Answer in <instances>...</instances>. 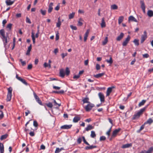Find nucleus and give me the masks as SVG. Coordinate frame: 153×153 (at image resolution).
<instances>
[{"label": "nucleus", "mask_w": 153, "mask_h": 153, "mask_svg": "<svg viewBox=\"0 0 153 153\" xmlns=\"http://www.w3.org/2000/svg\"><path fill=\"white\" fill-rule=\"evenodd\" d=\"M148 105H147L146 106L140 109L137 113L133 115L132 119L134 120L139 118L140 116L143 114V112L147 108Z\"/></svg>", "instance_id": "obj_1"}, {"label": "nucleus", "mask_w": 153, "mask_h": 153, "mask_svg": "<svg viewBox=\"0 0 153 153\" xmlns=\"http://www.w3.org/2000/svg\"><path fill=\"white\" fill-rule=\"evenodd\" d=\"M12 90V88L11 87L7 88L8 92L6 98V101L7 102L10 101L11 99Z\"/></svg>", "instance_id": "obj_2"}, {"label": "nucleus", "mask_w": 153, "mask_h": 153, "mask_svg": "<svg viewBox=\"0 0 153 153\" xmlns=\"http://www.w3.org/2000/svg\"><path fill=\"white\" fill-rule=\"evenodd\" d=\"M94 106V104L89 102L86 106L85 107V108L86 111H89Z\"/></svg>", "instance_id": "obj_3"}, {"label": "nucleus", "mask_w": 153, "mask_h": 153, "mask_svg": "<svg viewBox=\"0 0 153 153\" xmlns=\"http://www.w3.org/2000/svg\"><path fill=\"white\" fill-rule=\"evenodd\" d=\"M33 94L36 102L40 105H42L43 104L41 100L40 99L39 97L36 95V93L35 92H33Z\"/></svg>", "instance_id": "obj_4"}, {"label": "nucleus", "mask_w": 153, "mask_h": 153, "mask_svg": "<svg viewBox=\"0 0 153 153\" xmlns=\"http://www.w3.org/2000/svg\"><path fill=\"white\" fill-rule=\"evenodd\" d=\"M147 38V33L146 31H145L143 32V34L142 35L141 37L140 42L141 43H143Z\"/></svg>", "instance_id": "obj_5"}, {"label": "nucleus", "mask_w": 153, "mask_h": 153, "mask_svg": "<svg viewBox=\"0 0 153 153\" xmlns=\"http://www.w3.org/2000/svg\"><path fill=\"white\" fill-rule=\"evenodd\" d=\"M98 97L100 100V101L102 103H103L105 101V96L103 93L100 92L98 94Z\"/></svg>", "instance_id": "obj_6"}, {"label": "nucleus", "mask_w": 153, "mask_h": 153, "mask_svg": "<svg viewBox=\"0 0 153 153\" xmlns=\"http://www.w3.org/2000/svg\"><path fill=\"white\" fill-rule=\"evenodd\" d=\"M16 78L19 80L22 83L26 85H27V83L26 82V80L22 78L21 77L19 76L17 74H16Z\"/></svg>", "instance_id": "obj_7"}, {"label": "nucleus", "mask_w": 153, "mask_h": 153, "mask_svg": "<svg viewBox=\"0 0 153 153\" xmlns=\"http://www.w3.org/2000/svg\"><path fill=\"white\" fill-rule=\"evenodd\" d=\"M120 130L121 129L120 128H118L114 130L112 133L111 135L112 138L115 137L117 136V133L120 131Z\"/></svg>", "instance_id": "obj_8"}, {"label": "nucleus", "mask_w": 153, "mask_h": 153, "mask_svg": "<svg viewBox=\"0 0 153 153\" xmlns=\"http://www.w3.org/2000/svg\"><path fill=\"white\" fill-rule=\"evenodd\" d=\"M130 37L129 35L127 36V37L123 42L122 45L123 46H125L127 45L130 39Z\"/></svg>", "instance_id": "obj_9"}, {"label": "nucleus", "mask_w": 153, "mask_h": 153, "mask_svg": "<svg viewBox=\"0 0 153 153\" xmlns=\"http://www.w3.org/2000/svg\"><path fill=\"white\" fill-rule=\"evenodd\" d=\"M75 116L74 117L73 120V122L74 123L78 122L81 119L80 116L78 115H75Z\"/></svg>", "instance_id": "obj_10"}, {"label": "nucleus", "mask_w": 153, "mask_h": 153, "mask_svg": "<svg viewBox=\"0 0 153 153\" xmlns=\"http://www.w3.org/2000/svg\"><path fill=\"white\" fill-rule=\"evenodd\" d=\"M72 126V125H65L62 126L60 128L62 129H68L70 128Z\"/></svg>", "instance_id": "obj_11"}, {"label": "nucleus", "mask_w": 153, "mask_h": 153, "mask_svg": "<svg viewBox=\"0 0 153 153\" xmlns=\"http://www.w3.org/2000/svg\"><path fill=\"white\" fill-rule=\"evenodd\" d=\"M153 151V147L150 148L147 151H142L140 153H152Z\"/></svg>", "instance_id": "obj_12"}, {"label": "nucleus", "mask_w": 153, "mask_h": 153, "mask_svg": "<svg viewBox=\"0 0 153 153\" xmlns=\"http://www.w3.org/2000/svg\"><path fill=\"white\" fill-rule=\"evenodd\" d=\"M53 2H51L49 5V8L48 10V12L49 13H50L52 11L53 9Z\"/></svg>", "instance_id": "obj_13"}, {"label": "nucleus", "mask_w": 153, "mask_h": 153, "mask_svg": "<svg viewBox=\"0 0 153 153\" xmlns=\"http://www.w3.org/2000/svg\"><path fill=\"white\" fill-rule=\"evenodd\" d=\"M124 36V34L123 33H121L120 35L118 36L116 38V40L117 41H120L123 37Z\"/></svg>", "instance_id": "obj_14"}, {"label": "nucleus", "mask_w": 153, "mask_h": 153, "mask_svg": "<svg viewBox=\"0 0 153 153\" xmlns=\"http://www.w3.org/2000/svg\"><path fill=\"white\" fill-rule=\"evenodd\" d=\"M15 0L11 1V0H6L5 3L7 6H10L13 4Z\"/></svg>", "instance_id": "obj_15"}, {"label": "nucleus", "mask_w": 153, "mask_h": 153, "mask_svg": "<svg viewBox=\"0 0 153 153\" xmlns=\"http://www.w3.org/2000/svg\"><path fill=\"white\" fill-rule=\"evenodd\" d=\"M128 21L129 22L130 21L134 22H138L137 20L133 16H130L129 17Z\"/></svg>", "instance_id": "obj_16"}, {"label": "nucleus", "mask_w": 153, "mask_h": 153, "mask_svg": "<svg viewBox=\"0 0 153 153\" xmlns=\"http://www.w3.org/2000/svg\"><path fill=\"white\" fill-rule=\"evenodd\" d=\"M112 90V87H109L107 88L106 91V96L107 97L109 96L110 93H111Z\"/></svg>", "instance_id": "obj_17"}, {"label": "nucleus", "mask_w": 153, "mask_h": 153, "mask_svg": "<svg viewBox=\"0 0 153 153\" xmlns=\"http://www.w3.org/2000/svg\"><path fill=\"white\" fill-rule=\"evenodd\" d=\"M2 40L4 42V47H6L8 42L7 37L4 36L2 38Z\"/></svg>", "instance_id": "obj_18"}, {"label": "nucleus", "mask_w": 153, "mask_h": 153, "mask_svg": "<svg viewBox=\"0 0 153 153\" xmlns=\"http://www.w3.org/2000/svg\"><path fill=\"white\" fill-rule=\"evenodd\" d=\"M89 32V30L88 29L86 31V33H85L84 36V41L85 42L86 41V40L87 39V37L88 36V35Z\"/></svg>", "instance_id": "obj_19"}, {"label": "nucleus", "mask_w": 153, "mask_h": 153, "mask_svg": "<svg viewBox=\"0 0 153 153\" xmlns=\"http://www.w3.org/2000/svg\"><path fill=\"white\" fill-rule=\"evenodd\" d=\"M94 128V127L90 125H88L87 127L85 128V130L87 131H88L89 130L93 129Z\"/></svg>", "instance_id": "obj_20"}, {"label": "nucleus", "mask_w": 153, "mask_h": 153, "mask_svg": "<svg viewBox=\"0 0 153 153\" xmlns=\"http://www.w3.org/2000/svg\"><path fill=\"white\" fill-rule=\"evenodd\" d=\"M153 122V120L151 118H150L148 119V120H147V121L145 122L144 124H149V125L151 124Z\"/></svg>", "instance_id": "obj_21"}, {"label": "nucleus", "mask_w": 153, "mask_h": 153, "mask_svg": "<svg viewBox=\"0 0 153 153\" xmlns=\"http://www.w3.org/2000/svg\"><path fill=\"white\" fill-rule=\"evenodd\" d=\"M60 76L62 78H63L65 75V73L64 70L63 69H61L60 70Z\"/></svg>", "instance_id": "obj_22"}, {"label": "nucleus", "mask_w": 153, "mask_h": 153, "mask_svg": "<svg viewBox=\"0 0 153 153\" xmlns=\"http://www.w3.org/2000/svg\"><path fill=\"white\" fill-rule=\"evenodd\" d=\"M132 146L131 143H127L123 145L122 148L123 149L128 148Z\"/></svg>", "instance_id": "obj_23"}, {"label": "nucleus", "mask_w": 153, "mask_h": 153, "mask_svg": "<svg viewBox=\"0 0 153 153\" xmlns=\"http://www.w3.org/2000/svg\"><path fill=\"white\" fill-rule=\"evenodd\" d=\"M147 15L149 17H152L153 16V11L149 10L147 12Z\"/></svg>", "instance_id": "obj_24"}, {"label": "nucleus", "mask_w": 153, "mask_h": 153, "mask_svg": "<svg viewBox=\"0 0 153 153\" xmlns=\"http://www.w3.org/2000/svg\"><path fill=\"white\" fill-rule=\"evenodd\" d=\"M101 27H104L106 26V24L104 20V18H102V23L101 24Z\"/></svg>", "instance_id": "obj_25"}, {"label": "nucleus", "mask_w": 153, "mask_h": 153, "mask_svg": "<svg viewBox=\"0 0 153 153\" xmlns=\"http://www.w3.org/2000/svg\"><path fill=\"white\" fill-rule=\"evenodd\" d=\"M8 136V134H6L4 135L1 136L0 140H3L6 139Z\"/></svg>", "instance_id": "obj_26"}, {"label": "nucleus", "mask_w": 153, "mask_h": 153, "mask_svg": "<svg viewBox=\"0 0 153 153\" xmlns=\"http://www.w3.org/2000/svg\"><path fill=\"white\" fill-rule=\"evenodd\" d=\"M89 99L88 97H85L82 100V101L83 102V103H89V102H90L89 101Z\"/></svg>", "instance_id": "obj_27"}, {"label": "nucleus", "mask_w": 153, "mask_h": 153, "mask_svg": "<svg viewBox=\"0 0 153 153\" xmlns=\"http://www.w3.org/2000/svg\"><path fill=\"white\" fill-rule=\"evenodd\" d=\"M97 147V146H86L85 147V149L86 150H89L90 149H92Z\"/></svg>", "instance_id": "obj_28"}, {"label": "nucleus", "mask_w": 153, "mask_h": 153, "mask_svg": "<svg viewBox=\"0 0 153 153\" xmlns=\"http://www.w3.org/2000/svg\"><path fill=\"white\" fill-rule=\"evenodd\" d=\"M104 74V73H100L94 75V77L96 78H99L100 77L102 76H103Z\"/></svg>", "instance_id": "obj_29"}, {"label": "nucleus", "mask_w": 153, "mask_h": 153, "mask_svg": "<svg viewBox=\"0 0 153 153\" xmlns=\"http://www.w3.org/2000/svg\"><path fill=\"white\" fill-rule=\"evenodd\" d=\"M118 7L117 5L115 4H114L111 5V8L112 10H117L118 9Z\"/></svg>", "instance_id": "obj_30"}, {"label": "nucleus", "mask_w": 153, "mask_h": 153, "mask_svg": "<svg viewBox=\"0 0 153 153\" xmlns=\"http://www.w3.org/2000/svg\"><path fill=\"white\" fill-rule=\"evenodd\" d=\"M140 4H141V8H146L145 3L143 1L141 0L140 1Z\"/></svg>", "instance_id": "obj_31"}, {"label": "nucleus", "mask_w": 153, "mask_h": 153, "mask_svg": "<svg viewBox=\"0 0 153 153\" xmlns=\"http://www.w3.org/2000/svg\"><path fill=\"white\" fill-rule=\"evenodd\" d=\"M124 17L123 16H120L118 18V22L119 24H120L123 21Z\"/></svg>", "instance_id": "obj_32"}, {"label": "nucleus", "mask_w": 153, "mask_h": 153, "mask_svg": "<svg viewBox=\"0 0 153 153\" xmlns=\"http://www.w3.org/2000/svg\"><path fill=\"white\" fill-rule=\"evenodd\" d=\"M83 21V20L81 18H80L78 21V25L81 26L83 24L82 22Z\"/></svg>", "instance_id": "obj_33"}, {"label": "nucleus", "mask_w": 153, "mask_h": 153, "mask_svg": "<svg viewBox=\"0 0 153 153\" xmlns=\"http://www.w3.org/2000/svg\"><path fill=\"white\" fill-rule=\"evenodd\" d=\"M146 102V100H143L141 102H140L138 106L139 107H140L143 105Z\"/></svg>", "instance_id": "obj_34"}, {"label": "nucleus", "mask_w": 153, "mask_h": 153, "mask_svg": "<svg viewBox=\"0 0 153 153\" xmlns=\"http://www.w3.org/2000/svg\"><path fill=\"white\" fill-rule=\"evenodd\" d=\"M90 136L92 138H94L96 137V134L94 131H91Z\"/></svg>", "instance_id": "obj_35"}, {"label": "nucleus", "mask_w": 153, "mask_h": 153, "mask_svg": "<svg viewBox=\"0 0 153 153\" xmlns=\"http://www.w3.org/2000/svg\"><path fill=\"white\" fill-rule=\"evenodd\" d=\"M108 42V37H106L104 40L102 42V44L103 45H105Z\"/></svg>", "instance_id": "obj_36"}, {"label": "nucleus", "mask_w": 153, "mask_h": 153, "mask_svg": "<svg viewBox=\"0 0 153 153\" xmlns=\"http://www.w3.org/2000/svg\"><path fill=\"white\" fill-rule=\"evenodd\" d=\"M0 34L2 36V37L5 36V32L3 29H2L0 30Z\"/></svg>", "instance_id": "obj_37"}, {"label": "nucleus", "mask_w": 153, "mask_h": 153, "mask_svg": "<svg viewBox=\"0 0 153 153\" xmlns=\"http://www.w3.org/2000/svg\"><path fill=\"white\" fill-rule=\"evenodd\" d=\"M106 61L107 63H109L110 64H112L113 62V61L112 59V58L111 56L110 57L109 59H106Z\"/></svg>", "instance_id": "obj_38"}, {"label": "nucleus", "mask_w": 153, "mask_h": 153, "mask_svg": "<svg viewBox=\"0 0 153 153\" xmlns=\"http://www.w3.org/2000/svg\"><path fill=\"white\" fill-rule=\"evenodd\" d=\"M61 22L60 21V18H58V22L56 23V27H59L61 25Z\"/></svg>", "instance_id": "obj_39"}, {"label": "nucleus", "mask_w": 153, "mask_h": 153, "mask_svg": "<svg viewBox=\"0 0 153 153\" xmlns=\"http://www.w3.org/2000/svg\"><path fill=\"white\" fill-rule=\"evenodd\" d=\"M15 42H16V38H15V37H14L13 38V45L12 48V50H13L15 48Z\"/></svg>", "instance_id": "obj_40"}, {"label": "nucleus", "mask_w": 153, "mask_h": 153, "mask_svg": "<svg viewBox=\"0 0 153 153\" xmlns=\"http://www.w3.org/2000/svg\"><path fill=\"white\" fill-rule=\"evenodd\" d=\"M74 13H72L70 14L68 16L69 19H71L73 18L74 16Z\"/></svg>", "instance_id": "obj_41"}, {"label": "nucleus", "mask_w": 153, "mask_h": 153, "mask_svg": "<svg viewBox=\"0 0 153 153\" xmlns=\"http://www.w3.org/2000/svg\"><path fill=\"white\" fill-rule=\"evenodd\" d=\"M45 105L48 107L51 108L53 107V104L52 103L49 102L48 103H46Z\"/></svg>", "instance_id": "obj_42"}, {"label": "nucleus", "mask_w": 153, "mask_h": 153, "mask_svg": "<svg viewBox=\"0 0 153 153\" xmlns=\"http://www.w3.org/2000/svg\"><path fill=\"white\" fill-rule=\"evenodd\" d=\"M133 42L134 43L135 45H136L138 46L139 45V40L137 39H135L134 41Z\"/></svg>", "instance_id": "obj_43"}, {"label": "nucleus", "mask_w": 153, "mask_h": 153, "mask_svg": "<svg viewBox=\"0 0 153 153\" xmlns=\"http://www.w3.org/2000/svg\"><path fill=\"white\" fill-rule=\"evenodd\" d=\"M146 124H144V123L143 125H142L140 127V129L137 132H140L141 131L143 130L144 128V126Z\"/></svg>", "instance_id": "obj_44"}, {"label": "nucleus", "mask_w": 153, "mask_h": 153, "mask_svg": "<svg viewBox=\"0 0 153 153\" xmlns=\"http://www.w3.org/2000/svg\"><path fill=\"white\" fill-rule=\"evenodd\" d=\"M31 37L32 40H35V36L34 33L32 31L31 33Z\"/></svg>", "instance_id": "obj_45"}, {"label": "nucleus", "mask_w": 153, "mask_h": 153, "mask_svg": "<svg viewBox=\"0 0 153 153\" xmlns=\"http://www.w3.org/2000/svg\"><path fill=\"white\" fill-rule=\"evenodd\" d=\"M82 138L83 140V141L86 144L88 145H89V144L88 143V142L86 141L85 138L83 136L82 137Z\"/></svg>", "instance_id": "obj_46"}, {"label": "nucleus", "mask_w": 153, "mask_h": 153, "mask_svg": "<svg viewBox=\"0 0 153 153\" xmlns=\"http://www.w3.org/2000/svg\"><path fill=\"white\" fill-rule=\"evenodd\" d=\"M66 74L67 75H69L70 73V71L69 70V69L67 67L66 68Z\"/></svg>", "instance_id": "obj_47"}, {"label": "nucleus", "mask_w": 153, "mask_h": 153, "mask_svg": "<svg viewBox=\"0 0 153 153\" xmlns=\"http://www.w3.org/2000/svg\"><path fill=\"white\" fill-rule=\"evenodd\" d=\"M38 125V123L36 120H34L33 121V125L34 127H37Z\"/></svg>", "instance_id": "obj_48"}, {"label": "nucleus", "mask_w": 153, "mask_h": 153, "mask_svg": "<svg viewBox=\"0 0 153 153\" xmlns=\"http://www.w3.org/2000/svg\"><path fill=\"white\" fill-rule=\"evenodd\" d=\"M12 25L10 23L7 25V28H8L9 30H11V29Z\"/></svg>", "instance_id": "obj_49"}, {"label": "nucleus", "mask_w": 153, "mask_h": 153, "mask_svg": "<svg viewBox=\"0 0 153 153\" xmlns=\"http://www.w3.org/2000/svg\"><path fill=\"white\" fill-rule=\"evenodd\" d=\"M106 139V137L104 136H101L100 137V141H104Z\"/></svg>", "instance_id": "obj_50"}, {"label": "nucleus", "mask_w": 153, "mask_h": 153, "mask_svg": "<svg viewBox=\"0 0 153 153\" xmlns=\"http://www.w3.org/2000/svg\"><path fill=\"white\" fill-rule=\"evenodd\" d=\"M53 102H54V105L55 106H56V108L57 107V105H58V107H59L61 105L60 104H58L57 103V102H56V100H54Z\"/></svg>", "instance_id": "obj_51"}, {"label": "nucleus", "mask_w": 153, "mask_h": 153, "mask_svg": "<svg viewBox=\"0 0 153 153\" xmlns=\"http://www.w3.org/2000/svg\"><path fill=\"white\" fill-rule=\"evenodd\" d=\"M111 128L112 127H111L109 129V130L107 131V132L106 133V134L108 136H109L110 135V133L111 131Z\"/></svg>", "instance_id": "obj_52"}, {"label": "nucleus", "mask_w": 153, "mask_h": 153, "mask_svg": "<svg viewBox=\"0 0 153 153\" xmlns=\"http://www.w3.org/2000/svg\"><path fill=\"white\" fill-rule=\"evenodd\" d=\"M40 12L42 15H45L46 13V11L45 10H43L42 9L40 10Z\"/></svg>", "instance_id": "obj_53"}, {"label": "nucleus", "mask_w": 153, "mask_h": 153, "mask_svg": "<svg viewBox=\"0 0 153 153\" xmlns=\"http://www.w3.org/2000/svg\"><path fill=\"white\" fill-rule=\"evenodd\" d=\"M70 27L73 30H76L77 29L76 27L73 25H71L70 26Z\"/></svg>", "instance_id": "obj_54"}, {"label": "nucleus", "mask_w": 153, "mask_h": 153, "mask_svg": "<svg viewBox=\"0 0 153 153\" xmlns=\"http://www.w3.org/2000/svg\"><path fill=\"white\" fill-rule=\"evenodd\" d=\"M68 55L67 53H62L61 54V56L62 59H64V57Z\"/></svg>", "instance_id": "obj_55"}, {"label": "nucleus", "mask_w": 153, "mask_h": 153, "mask_svg": "<svg viewBox=\"0 0 153 153\" xmlns=\"http://www.w3.org/2000/svg\"><path fill=\"white\" fill-rule=\"evenodd\" d=\"M61 152V150L59 148H56V150L55 152V153H59Z\"/></svg>", "instance_id": "obj_56"}, {"label": "nucleus", "mask_w": 153, "mask_h": 153, "mask_svg": "<svg viewBox=\"0 0 153 153\" xmlns=\"http://www.w3.org/2000/svg\"><path fill=\"white\" fill-rule=\"evenodd\" d=\"M20 61L21 62L22 65L23 66H24L26 64V62L25 61H23L22 59H20Z\"/></svg>", "instance_id": "obj_57"}, {"label": "nucleus", "mask_w": 153, "mask_h": 153, "mask_svg": "<svg viewBox=\"0 0 153 153\" xmlns=\"http://www.w3.org/2000/svg\"><path fill=\"white\" fill-rule=\"evenodd\" d=\"M53 88L55 89L59 90L60 88V87L58 86H56L53 85Z\"/></svg>", "instance_id": "obj_58"}, {"label": "nucleus", "mask_w": 153, "mask_h": 153, "mask_svg": "<svg viewBox=\"0 0 153 153\" xmlns=\"http://www.w3.org/2000/svg\"><path fill=\"white\" fill-rule=\"evenodd\" d=\"M96 69L97 70H99L100 68V65L98 64H97L96 65Z\"/></svg>", "instance_id": "obj_59"}, {"label": "nucleus", "mask_w": 153, "mask_h": 153, "mask_svg": "<svg viewBox=\"0 0 153 153\" xmlns=\"http://www.w3.org/2000/svg\"><path fill=\"white\" fill-rule=\"evenodd\" d=\"M39 30H38L36 34L35 35V37L36 38H37L39 36Z\"/></svg>", "instance_id": "obj_60"}, {"label": "nucleus", "mask_w": 153, "mask_h": 153, "mask_svg": "<svg viewBox=\"0 0 153 153\" xmlns=\"http://www.w3.org/2000/svg\"><path fill=\"white\" fill-rule=\"evenodd\" d=\"M80 76L79 75H75L74 76L73 78L74 79H77L79 78Z\"/></svg>", "instance_id": "obj_61"}, {"label": "nucleus", "mask_w": 153, "mask_h": 153, "mask_svg": "<svg viewBox=\"0 0 153 153\" xmlns=\"http://www.w3.org/2000/svg\"><path fill=\"white\" fill-rule=\"evenodd\" d=\"M143 57L146 58H148L149 56V55L147 53L143 54Z\"/></svg>", "instance_id": "obj_62"}, {"label": "nucleus", "mask_w": 153, "mask_h": 153, "mask_svg": "<svg viewBox=\"0 0 153 153\" xmlns=\"http://www.w3.org/2000/svg\"><path fill=\"white\" fill-rule=\"evenodd\" d=\"M32 65L31 64H29L28 65L27 67V69L28 70H30L32 69Z\"/></svg>", "instance_id": "obj_63"}, {"label": "nucleus", "mask_w": 153, "mask_h": 153, "mask_svg": "<svg viewBox=\"0 0 153 153\" xmlns=\"http://www.w3.org/2000/svg\"><path fill=\"white\" fill-rule=\"evenodd\" d=\"M60 8V6L59 5H57L55 8V10H58Z\"/></svg>", "instance_id": "obj_64"}]
</instances>
